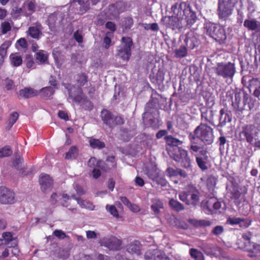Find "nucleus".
<instances>
[{"label":"nucleus","mask_w":260,"mask_h":260,"mask_svg":"<svg viewBox=\"0 0 260 260\" xmlns=\"http://www.w3.org/2000/svg\"><path fill=\"white\" fill-rule=\"evenodd\" d=\"M166 141V150L169 156L176 162L181 164V166L187 170H191V160L188 151L180 147L183 141L174 137L172 135L164 136Z\"/></svg>","instance_id":"obj_1"},{"label":"nucleus","mask_w":260,"mask_h":260,"mask_svg":"<svg viewBox=\"0 0 260 260\" xmlns=\"http://www.w3.org/2000/svg\"><path fill=\"white\" fill-rule=\"evenodd\" d=\"M239 137L241 140H246L260 149V130L255 125L249 124L242 126Z\"/></svg>","instance_id":"obj_2"},{"label":"nucleus","mask_w":260,"mask_h":260,"mask_svg":"<svg viewBox=\"0 0 260 260\" xmlns=\"http://www.w3.org/2000/svg\"><path fill=\"white\" fill-rule=\"evenodd\" d=\"M198 138L201 140L205 145L211 144L214 140L213 129L206 124L201 123L194 131V135L192 139Z\"/></svg>","instance_id":"obj_3"},{"label":"nucleus","mask_w":260,"mask_h":260,"mask_svg":"<svg viewBox=\"0 0 260 260\" xmlns=\"http://www.w3.org/2000/svg\"><path fill=\"white\" fill-rule=\"evenodd\" d=\"M213 70L217 76L231 81L236 72L235 63L231 62L217 63Z\"/></svg>","instance_id":"obj_4"},{"label":"nucleus","mask_w":260,"mask_h":260,"mask_svg":"<svg viewBox=\"0 0 260 260\" xmlns=\"http://www.w3.org/2000/svg\"><path fill=\"white\" fill-rule=\"evenodd\" d=\"M237 0H218L217 14L220 19L226 20L232 14Z\"/></svg>","instance_id":"obj_5"},{"label":"nucleus","mask_w":260,"mask_h":260,"mask_svg":"<svg viewBox=\"0 0 260 260\" xmlns=\"http://www.w3.org/2000/svg\"><path fill=\"white\" fill-rule=\"evenodd\" d=\"M100 117L103 123L112 129L124 123V120L121 116H115L111 112L106 109L101 111Z\"/></svg>","instance_id":"obj_6"},{"label":"nucleus","mask_w":260,"mask_h":260,"mask_svg":"<svg viewBox=\"0 0 260 260\" xmlns=\"http://www.w3.org/2000/svg\"><path fill=\"white\" fill-rule=\"evenodd\" d=\"M133 45V42L131 38L123 37L121 39V44L117 49V57L127 62L132 55L131 49Z\"/></svg>","instance_id":"obj_7"},{"label":"nucleus","mask_w":260,"mask_h":260,"mask_svg":"<svg viewBox=\"0 0 260 260\" xmlns=\"http://www.w3.org/2000/svg\"><path fill=\"white\" fill-rule=\"evenodd\" d=\"M199 192L193 186H189L186 191L181 192L179 194L180 200L188 205L195 206L199 201Z\"/></svg>","instance_id":"obj_8"},{"label":"nucleus","mask_w":260,"mask_h":260,"mask_svg":"<svg viewBox=\"0 0 260 260\" xmlns=\"http://www.w3.org/2000/svg\"><path fill=\"white\" fill-rule=\"evenodd\" d=\"M207 34L220 43H223L226 39L224 28L215 24H210L207 26Z\"/></svg>","instance_id":"obj_9"},{"label":"nucleus","mask_w":260,"mask_h":260,"mask_svg":"<svg viewBox=\"0 0 260 260\" xmlns=\"http://www.w3.org/2000/svg\"><path fill=\"white\" fill-rule=\"evenodd\" d=\"M190 9L189 5L185 2L176 3L171 6L170 11L168 13L175 15L182 20L184 15L189 12Z\"/></svg>","instance_id":"obj_10"},{"label":"nucleus","mask_w":260,"mask_h":260,"mask_svg":"<svg viewBox=\"0 0 260 260\" xmlns=\"http://www.w3.org/2000/svg\"><path fill=\"white\" fill-rule=\"evenodd\" d=\"M102 246H104L110 250L117 251L120 249L122 241L115 236H111L102 239L100 242Z\"/></svg>","instance_id":"obj_11"},{"label":"nucleus","mask_w":260,"mask_h":260,"mask_svg":"<svg viewBox=\"0 0 260 260\" xmlns=\"http://www.w3.org/2000/svg\"><path fill=\"white\" fill-rule=\"evenodd\" d=\"M15 202V193L5 186H0V203L5 205L13 204Z\"/></svg>","instance_id":"obj_12"},{"label":"nucleus","mask_w":260,"mask_h":260,"mask_svg":"<svg viewBox=\"0 0 260 260\" xmlns=\"http://www.w3.org/2000/svg\"><path fill=\"white\" fill-rule=\"evenodd\" d=\"M164 17V22L168 26L172 29H180L182 27V19L175 15L166 14Z\"/></svg>","instance_id":"obj_13"},{"label":"nucleus","mask_w":260,"mask_h":260,"mask_svg":"<svg viewBox=\"0 0 260 260\" xmlns=\"http://www.w3.org/2000/svg\"><path fill=\"white\" fill-rule=\"evenodd\" d=\"M126 5L123 1H118L115 4H111L108 7L109 14L114 17H117L120 14L126 10Z\"/></svg>","instance_id":"obj_14"},{"label":"nucleus","mask_w":260,"mask_h":260,"mask_svg":"<svg viewBox=\"0 0 260 260\" xmlns=\"http://www.w3.org/2000/svg\"><path fill=\"white\" fill-rule=\"evenodd\" d=\"M39 183L42 191L44 192H47L52 189L53 180L49 175L41 174L40 176Z\"/></svg>","instance_id":"obj_15"},{"label":"nucleus","mask_w":260,"mask_h":260,"mask_svg":"<svg viewBox=\"0 0 260 260\" xmlns=\"http://www.w3.org/2000/svg\"><path fill=\"white\" fill-rule=\"evenodd\" d=\"M68 94L70 99H72L73 102L78 104L82 102L83 99L85 95L81 87H76L75 86L72 87L68 90Z\"/></svg>","instance_id":"obj_16"},{"label":"nucleus","mask_w":260,"mask_h":260,"mask_svg":"<svg viewBox=\"0 0 260 260\" xmlns=\"http://www.w3.org/2000/svg\"><path fill=\"white\" fill-rule=\"evenodd\" d=\"M184 41L187 48L190 49H193L200 44L197 34L193 31L187 32L185 36Z\"/></svg>","instance_id":"obj_17"},{"label":"nucleus","mask_w":260,"mask_h":260,"mask_svg":"<svg viewBox=\"0 0 260 260\" xmlns=\"http://www.w3.org/2000/svg\"><path fill=\"white\" fill-rule=\"evenodd\" d=\"M243 26L249 31H254L256 32L260 31V22L249 16L243 22Z\"/></svg>","instance_id":"obj_18"},{"label":"nucleus","mask_w":260,"mask_h":260,"mask_svg":"<svg viewBox=\"0 0 260 260\" xmlns=\"http://www.w3.org/2000/svg\"><path fill=\"white\" fill-rule=\"evenodd\" d=\"M42 26L41 24L39 22H37L34 26H31L28 27L26 33L27 35H29L32 39L38 40L42 35Z\"/></svg>","instance_id":"obj_19"},{"label":"nucleus","mask_w":260,"mask_h":260,"mask_svg":"<svg viewBox=\"0 0 260 260\" xmlns=\"http://www.w3.org/2000/svg\"><path fill=\"white\" fill-rule=\"evenodd\" d=\"M250 92L257 98L260 96V80L257 78H252L249 81L248 86Z\"/></svg>","instance_id":"obj_20"},{"label":"nucleus","mask_w":260,"mask_h":260,"mask_svg":"<svg viewBox=\"0 0 260 260\" xmlns=\"http://www.w3.org/2000/svg\"><path fill=\"white\" fill-rule=\"evenodd\" d=\"M38 91L31 87H25L19 91L17 98L18 99H29L38 95Z\"/></svg>","instance_id":"obj_21"},{"label":"nucleus","mask_w":260,"mask_h":260,"mask_svg":"<svg viewBox=\"0 0 260 260\" xmlns=\"http://www.w3.org/2000/svg\"><path fill=\"white\" fill-rule=\"evenodd\" d=\"M226 223L232 225L238 224L241 228L245 229L250 225L251 221L244 218L234 217H229L227 219Z\"/></svg>","instance_id":"obj_22"},{"label":"nucleus","mask_w":260,"mask_h":260,"mask_svg":"<svg viewBox=\"0 0 260 260\" xmlns=\"http://www.w3.org/2000/svg\"><path fill=\"white\" fill-rule=\"evenodd\" d=\"M146 174L147 176L157 184L162 185V178L159 175V170L156 167L148 169Z\"/></svg>","instance_id":"obj_23"},{"label":"nucleus","mask_w":260,"mask_h":260,"mask_svg":"<svg viewBox=\"0 0 260 260\" xmlns=\"http://www.w3.org/2000/svg\"><path fill=\"white\" fill-rule=\"evenodd\" d=\"M232 119V117L231 112L222 109L220 111L219 122L218 126L223 127L227 123L230 122Z\"/></svg>","instance_id":"obj_24"},{"label":"nucleus","mask_w":260,"mask_h":260,"mask_svg":"<svg viewBox=\"0 0 260 260\" xmlns=\"http://www.w3.org/2000/svg\"><path fill=\"white\" fill-rule=\"evenodd\" d=\"M145 260H162V252L157 249H149L144 254Z\"/></svg>","instance_id":"obj_25"},{"label":"nucleus","mask_w":260,"mask_h":260,"mask_svg":"<svg viewBox=\"0 0 260 260\" xmlns=\"http://www.w3.org/2000/svg\"><path fill=\"white\" fill-rule=\"evenodd\" d=\"M48 53L45 50H40L35 55L36 62L39 64H45L48 63Z\"/></svg>","instance_id":"obj_26"},{"label":"nucleus","mask_w":260,"mask_h":260,"mask_svg":"<svg viewBox=\"0 0 260 260\" xmlns=\"http://www.w3.org/2000/svg\"><path fill=\"white\" fill-rule=\"evenodd\" d=\"M241 93L237 92L235 93L234 101L232 102V106L235 111L241 112L244 109V105L241 102Z\"/></svg>","instance_id":"obj_27"},{"label":"nucleus","mask_w":260,"mask_h":260,"mask_svg":"<svg viewBox=\"0 0 260 260\" xmlns=\"http://www.w3.org/2000/svg\"><path fill=\"white\" fill-rule=\"evenodd\" d=\"M10 64L13 67H18L22 64V57L18 52L13 53L9 56Z\"/></svg>","instance_id":"obj_28"},{"label":"nucleus","mask_w":260,"mask_h":260,"mask_svg":"<svg viewBox=\"0 0 260 260\" xmlns=\"http://www.w3.org/2000/svg\"><path fill=\"white\" fill-rule=\"evenodd\" d=\"M141 244L138 241H134L131 242L127 248V251L132 254H141Z\"/></svg>","instance_id":"obj_29"},{"label":"nucleus","mask_w":260,"mask_h":260,"mask_svg":"<svg viewBox=\"0 0 260 260\" xmlns=\"http://www.w3.org/2000/svg\"><path fill=\"white\" fill-rule=\"evenodd\" d=\"M39 92L42 98L46 100L51 99L55 92V89L51 86H47L42 88Z\"/></svg>","instance_id":"obj_30"},{"label":"nucleus","mask_w":260,"mask_h":260,"mask_svg":"<svg viewBox=\"0 0 260 260\" xmlns=\"http://www.w3.org/2000/svg\"><path fill=\"white\" fill-rule=\"evenodd\" d=\"M75 78L77 84L80 87L84 86L88 82V76L85 73H78Z\"/></svg>","instance_id":"obj_31"},{"label":"nucleus","mask_w":260,"mask_h":260,"mask_svg":"<svg viewBox=\"0 0 260 260\" xmlns=\"http://www.w3.org/2000/svg\"><path fill=\"white\" fill-rule=\"evenodd\" d=\"M75 2L78 3L79 7V13L81 15L85 13L89 9V0H74Z\"/></svg>","instance_id":"obj_32"},{"label":"nucleus","mask_w":260,"mask_h":260,"mask_svg":"<svg viewBox=\"0 0 260 260\" xmlns=\"http://www.w3.org/2000/svg\"><path fill=\"white\" fill-rule=\"evenodd\" d=\"M184 16L185 17V19L187 25L189 26H191L196 22L197 19L196 13L193 12L191 9L189 10V12H188Z\"/></svg>","instance_id":"obj_33"},{"label":"nucleus","mask_w":260,"mask_h":260,"mask_svg":"<svg viewBox=\"0 0 260 260\" xmlns=\"http://www.w3.org/2000/svg\"><path fill=\"white\" fill-rule=\"evenodd\" d=\"M78 156V149L76 146H72L69 151L66 153L65 158L66 159H75Z\"/></svg>","instance_id":"obj_34"},{"label":"nucleus","mask_w":260,"mask_h":260,"mask_svg":"<svg viewBox=\"0 0 260 260\" xmlns=\"http://www.w3.org/2000/svg\"><path fill=\"white\" fill-rule=\"evenodd\" d=\"M192 136H189V139L190 140V151L191 153L197 152L203 147V145L198 142H196V139L193 140L192 139Z\"/></svg>","instance_id":"obj_35"},{"label":"nucleus","mask_w":260,"mask_h":260,"mask_svg":"<svg viewBox=\"0 0 260 260\" xmlns=\"http://www.w3.org/2000/svg\"><path fill=\"white\" fill-rule=\"evenodd\" d=\"M133 24L134 20L132 17H125L122 21L121 27L123 31H127L131 28Z\"/></svg>","instance_id":"obj_36"},{"label":"nucleus","mask_w":260,"mask_h":260,"mask_svg":"<svg viewBox=\"0 0 260 260\" xmlns=\"http://www.w3.org/2000/svg\"><path fill=\"white\" fill-rule=\"evenodd\" d=\"M169 205L173 210L177 212H180L184 210V206L178 201L173 199L170 200Z\"/></svg>","instance_id":"obj_37"},{"label":"nucleus","mask_w":260,"mask_h":260,"mask_svg":"<svg viewBox=\"0 0 260 260\" xmlns=\"http://www.w3.org/2000/svg\"><path fill=\"white\" fill-rule=\"evenodd\" d=\"M189 254L191 257L194 260H205L203 254L197 249H190Z\"/></svg>","instance_id":"obj_38"},{"label":"nucleus","mask_w":260,"mask_h":260,"mask_svg":"<svg viewBox=\"0 0 260 260\" xmlns=\"http://www.w3.org/2000/svg\"><path fill=\"white\" fill-rule=\"evenodd\" d=\"M89 142L91 147L93 149H102L105 147V143L97 139L90 138Z\"/></svg>","instance_id":"obj_39"},{"label":"nucleus","mask_w":260,"mask_h":260,"mask_svg":"<svg viewBox=\"0 0 260 260\" xmlns=\"http://www.w3.org/2000/svg\"><path fill=\"white\" fill-rule=\"evenodd\" d=\"M152 103L149 102L147 104L145 107V114L148 115L149 114H154L156 117H154V119L156 120L157 121H158V117H159V112L156 108H151Z\"/></svg>","instance_id":"obj_40"},{"label":"nucleus","mask_w":260,"mask_h":260,"mask_svg":"<svg viewBox=\"0 0 260 260\" xmlns=\"http://www.w3.org/2000/svg\"><path fill=\"white\" fill-rule=\"evenodd\" d=\"M213 111L211 109L205 110V111L202 112V118L206 121L212 122L213 120Z\"/></svg>","instance_id":"obj_41"},{"label":"nucleus","mask_w":260,"mask_h":260,"mask_svg":"<svg viewBox=\"0 0 260 260\" xmlns=\"http://www.w3.org/2000/svg\"><path fill=\"white\" fill-rule=\"evenodd\" d=\"M23 7H26L27 10L30 12V14H32L36 11V4L35 1H26L23 4Z\"/></svg>","instance_id":"obj_42"},{"label":"nucleus","mask_w":260,"mask_h":260,"mask_svg":"<svg viewBox=\"0 0 260 260\" xmlns=\"http://www.w3.org/2000/svg\"><path fill=\"white\" fill-rule=\"evenodd\" d=\"M152 202L153 204L151 206V208L155 214H158L160 209L162 208V203L160 201L156 199L153 200Z\"/></svg>","instance_id":"obj_43"},{"label":"nucleus","mask_w":260,"mask_h":260,"mask_svg":"<svg viewBox=\"0 0 260 260\" xmlns=\"http://www.w3.org/2000/svg\"><path fill=\"white\" fill-rule=\"evenodd\" d=\"M12 153V150L9 146L7 145L0 148V158L10 156Z\"/></svg>","instance_id":"obj_44"},{"label":"nucleus","mask_w":260,"mask_h":260,"mask_svg":"<svg viewBox=\"0 0 260 260\" xmlns=\"http://www.w3.org/2000/svg\"><path fill=\"white\" fill-rule=\"evenodd\" d=\"M85 110L90 111L92 109L93 105L92 102L85 95L82 102L80 103Z\"/></svg>","instance_id":"obj_45"},{"label":"nucleus","mask_w":260,"mask_h":260,"mask_svg":"<svg viewBox=\"0 0 260 260\" xmlns=\"http://www.w3.org/2000/svg\"><path fill=\"white\" fill-rule=\"evenodd\" d=\"M196 161L198 167L202 170L205 171L208 169L206 161L208 159H204L202 157L196 156Z\"/></svg>","instance_id":"obj_46"},{"label":"nucleus","mask_w":260,"mask_h":260,"mask_svg":"<svg viewBox=\"0 0 260 260\" xmlns=\"http://www.w3.org/2000/svg\"><path fill=\"white\" fill-rule=\"evenodd\" d=\"M203 250L208 255H212L215 254L214 246L212 244H205L203 247Z\"/></svg>","instance_id":"obj_47"},{"label":"nucleus","mask_w":260,"mask_h":260,"mask_svg":"<svg viewBox=\"0 0 260 260\" xmlns=\"http://www.w3.org/2000/svg\"><path fill=\"white\" fill-rule=\"evenodd\" d=\"M19 117V114L17 112H13L10 116L8 121V125L10 128L13 124L16 122Z\"/></svg>","instance_id":"obj_48"},{"label":"nucleus","mask_w":260,"mask_h":260,"mask_svg":"<svg viewBox=\"0 0 260 260\" xmlns=\"http://www.w3.org/2000/svg\"><path fill=\"white\" fill-rule=\"evenodd\" d=\"M211 206H212L215 210H218L221 208V205L216 199H211L207 202V206L209 208Z\"/></svg>","instance_id":"obj_49"},{"label":"nucleus","mask_w":260,"mask_h":260,"mask_svg":"<svg viewBox=\"0 0 260 260\" xmlns=\"http://www.w3.org/2000/svg\"><path fill=\"white\" fill-rule=\"evenodd\" d=\"M2 240L5 241L4 244L7 245L13 241V235L9 232H4L2 234Z\"/></svg>","instance_id":"obj_50"},{"label":"nucleus","mask_w":260,"mask_h":260,"mask_svg":"<svg viewBox=\"0 0 260 260\" xmlns=\"http://www.w3.org/2000/svg\"><path fill=\"white\" fill-rule=\"evenodd\" d=\"M4 85L7 91L13 90L15 87L14 81L9 78H6L4 80Z\"/></svg>","instance_id":"obj_51"},{"label":"nucleus","mask_w":260,"mask_h":260,"mask_svg":"<svg viewBox=\"0 0 260 260\" xmlns=\"http://www.w3.org/2000/svg\"><path fill=\"white\" fill-rule=\"evenodd\" d=\"M26 67L28 69H35L36 68L34 58L30 55H27L25 58Z\"/></svg>","instance_id":"obj_52"},{"label":"nucleus","mask_w":260,"mask_h":260,"mask_svg":"<svg viewBox=\"0 0 260 260\" xmlns=\"http://www.w3.org/2000/svg\"><path fill=\"white\" fill-rule=\"evenodd\" d=\"M231 194V198L235 200L234 202L235 204L237 206H239L241 202L240 200V198L241 196V192L239 191L236 190L232 191Z\"/></svg>","instance_id":"obj_53"},{"label":"nucleus","mask_w":260,"mask_h":260,"mask_svg":"<svg viewBox=\"0 0 260 260\" xmlns=\"http://www.w3.org/2000/svg\"><path fill=\"white\" fill-rule=\"evenodd\" d=\"M175 53L178 57H183L187 55V49L184 46H182L179 49L175 50Z\"/></svg>","instance_id":"obj_54"},{"label":"nucleus","mask_w":260,"mask_h":260,"mask_svg":"<svg viewBox=\"0 0 260 260\" xmlns=\"http://www.w3.org/2000/svg\"><path fill=\"white\" fill-rule=\"evenodd\" d=\"M2 32L3 34H6L11 30V26L9 22L4 21L1 24Z\"/></svg>","instance_id":"obj_55"},{"label":"nucleus","mask_w":260,"mask_h":260,"mask_svg":"<svg viewBox=\"0 0 260 260\" xmlns=\"http://www.w3.org/2000/svg\"><path fill=\"white\" fill-rule=\"evenodd\" d=\"M224 232V228L221 225H217L215 226L212 230L211 233L216 236H218L222 234Z\"/></svg>","instance_id":"obj_56"},{"label":"nucleus","mask_w":260,"mask_h":260,"mask_svg":"<svg viewBox=\"0 0 260 260\" xmlns=\"http://www.w3.org/2000/svg\"><path fill=\"white\" fill-rule=\"evenodd\" d=\"M107 210L113 216L118 217L119 216L118 212L116 207L114 205H107Z\"/></svg>","instance_id":"obj_57"},{"label":"nucleus","mask_w":260,"mask_h":260,"mask_svg":"<svg viewBox=\"0 0 260 260\" xmlns=\"http://www.w3.org/2000/svg\"><path fill=\"white\" fill-rule=\"evenodd\" d=\"M143 26L145 30H157L158 29V26L157 23H153L152 24H147L144 23L143 24Z\"/></svg>","instance_id":"obj_58"},{"label":"nucleus","mask_w":260,"mask_h":260,"mask_svg":"<svg viewBox=\"0 0 260 260\" xmlns=\"http://www.w3.org/2000/svg\"><path fill=\"white\" fill-rule=\"evenodd\" d=\"M177 169H173L171 167H169L166 171V174L169 177H174L177 176Z\"/></svg>","instance_id":"obj_59"},{"label":"nucleus","mask_w":260,"mask_h":260,"mask_svg":"<svg viewBox=\"0 0 260 260\" xmlns=\"http://www.w3.org/2000/svg\"><path fill=\"white\" fill-rule=\"evenodd\" d=\"M167 129L164 130V136L168 135L169 133L173 134L174 132L173 128V124L171 121H167Z\"/></svg>","instance_id":"obj_60"},{"label":"nucleus","mask_w":260,"mask_h":260,"mask_svg":"<svg viewBox=\"0 0 260 260\" xmlns=\"http://www.w3.org/2000/svg\"><path fill=\"white\" fill-rule=\"evenodd\" d=\"M175 0H165L164 4L166 6V13L168 14L170 11V8L172 5H174Z\"/></svg>","instance_id":"obj_61"},{"label":"nucleus","mask_w":260,"mask_h":260,"mask_svg":"<svg viewBox=\"0 0 260 260\" xmlns=\"http://www.w3.org/2000/svg\"><path fill=\"white\" fill-rule=\"evenodd\" d=\"M11 42L10 41H6L3 43L0 47V51L6 52L7 54V49L11 45Z\"/></svg>","instance_id":"obj_62"},{"label":"nucleus","mask_w":260,"mask_h":260,"mask_svg":"<svg viewBox=\"0 0 260 260\" xmlns=\"http://www.w3.org/2000/svg\"><path fill=\"white\" fill-rule=\"evenodd\" d=\"M74 38L76 41L78 43H81L83 42V38L82 34L79 32V30H76L74 33Z\"/></svg>","instance_id":"obj_63"},{"label":"nucleus","mask_w":260,"mask_h":260,"mask_svg":"<svg viewBox=\"0 0 260 260\" xmlns=\"http://www.w3.org/2000/svg\"><path fill=\"white\" fill-rule=\"evenodd\" d=\"M53 235L58 239H63L66 235V234L61 230H56L53 232Z\"/></svg>","instance_id":"obj_64"}]
</instances>
